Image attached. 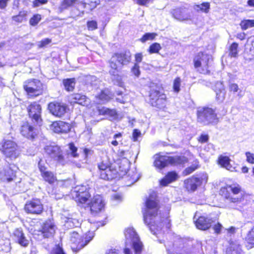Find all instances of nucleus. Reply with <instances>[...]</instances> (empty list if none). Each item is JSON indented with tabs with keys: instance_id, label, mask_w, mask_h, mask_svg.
<instances>
[{
	"instance_id": "obj_42",
	"label": "nucleus",
	"mask_w": 254,
	"mask_h": 254,
	"mask_svg": "<svg viewBox=\"0 0 254 254\" xmlns=\"http://www.w3.org/2000/svg\"><path fill=\"white\" fill-rule=\"evenodd\" d=\"M100 114L103 115H109L111 117H115L117 115V112L115 110H111L108 108H103L99 110Z\"/></svg>"
},
{
	"instance_id": "obj_45",
	"label": "nucleus",
	"mask_w": 254,
	"mask_h": 254,
	"mask_svg": "<svg viewBox=\"0 0 254 254\" xmlns=\"http://www.w3.org/2000/svg\"><path fill=\"white\" fill-rule=\"evenodd\" d=\"M188 162V159L184 156H179L176 157V165L184 166Z\"/></svg>"
},
{
	"instance_id": "obj_28",
	"label": "nucleus",
	"mask_w": 254,
	"mask_h": 254,
	"mask_svg": "<svg viewBox=\"0 0 254 254\" xmlns=\"http://www.w3.org/2000/svg\"><path fill=\"white\" fill-rule=\"evenodd\" d=\"M216 163L220 167L230 170L232 168L231 159L228 156L221 154L218 156Z\"/></svg>"
},
{
	"instance_id": "obj_48",
	"label": "nucleus",
	"mask_w": 254,
	"mask_h": 254,
	"mask_svg": "<svg viewBox=\"0 0 254 254\" xmlns=\"http://www.w3.org/2000/svg\"><path fill=\"white\" fill-rule=\"evenodd\" d=\"M223 226L220 222H217L213 226V230H214V233L216 234H219L221 233Z\"/></svg>"
},
{
	"instance_id": "obj_26",
	"label": "nucleus",
	"mask_w": 254,
	"mask_h": 254,
	"mask_svg": "<svg viewBox=\"0 0 254 254\" xmlns=\"http://www.w3.org/2000/svg\"><path fill=\"white\" fill-rule=\"evenodd\" d=\"M13 236L15 239L16 242L20 246L26 247L29 245L28 240L26 238L22 230L16 229L13 233Z\"/></svg>"
},
{
	"instance_id": "obj_51",
	"label": "nucleus",
	"mask_w": 254,
	"mask_h": 254,
	"mask_svg": "<svg viewBox=\"0 0 254 254\" xmlns=\"http://www.w3.org/2000/svg\"><path fill=\"white\" fill-rule=\"evenodd\" d=\"M141 136V132L137 129H134L132 133L133 141L134 142L138 141V138Z\"/></svg>"
},
{
	"instance_id": "obj_11",
	"label": "nucleus",
	"mask_w": 254,
	"mask_h": 254,
	"mask_svg": "<svg viewBox=\"0 0 254 254\" xmlns=\"http://www.w3.org/2000/svg\"><path fill=\"white\" fill-rule=\"evenodd\" d=\"M42 160L40 159L38 163V167L43 180L51 186L58 184V180L56 174L53 172L48 170L47 167L42 163Z\"/></svg>"
},
{
	"instance_id": "obj_53",
	"label": "nucleus",
	"mask_w": 254,
	"mask_h": 254,
	"mask_svg": "<svg viewBox=\"0 0 254 254\" xmlns=\"http://www.w3.org/2000/svg\"><path fill=\"white\" fill-rule=\"evenodd\" d=\"M200 9L205 13H207L210 9V4L208 2H204L201 4Z\"/></svg>"
},
{
	"instance_id": "obj_20",
	"label": "nucleus",
	"mask_w": 254,
	"mask_h": 254,
	"mask_svg": "<svg viewBox=\"0 0 254 254\" xmlns=\"http://www.w3.org/2000/svg\"><path fill=\"white\" fill-rule=\"evenodd\" d=\"M29 117L38 124L41 121V107L36 102L31 103L27 107Z\"/></svg>"
},
{
	"instance_id": "obj_33",
	"label": "nucleus",
	"mask_w": 254,
	"mask_h": 254,
	"mask_svg": "<svg viewBox=\"0 0 254 254\" xmlns=\"http://www.w3.org/2000/svg\"><path fill=\"white\" fill-rule=\"evenodd\" d=\"M200 167L199 161L197 160L194 161L193 163L190 166L186 168L182 172V175L184 176H188Z\"/></svg>"
},
{
	"instance_id": "obj_1",
	"label": "nucleus",
	"mask_w": 254,
	"mask_h": 254,
	"mask_svg": "<svg viewBox=\"0 0 254 254\" xmlns=\"http://www.w3.org/2000/svg\"><path fill=\"white\" fill-rule=\"evenodd\" d=\"M97 174L99 179L110 181L120 178L127 173V161L117 159L113 161L102 160L97 164Z\"/></svg>"
},
{
	"instance_id": "obj_55",
	"label": "nucleus",
	"mask_w": 254,
	"mask_h": 254,
	"mask_svg": "<svg viewBox=\"0 0 254 254\" xmlns=\"http://www.w3.org/2000/svg\"><path fill=\"white\" fill-rule=\"evenodd\" d=\"M48 2V0H34L33 1L34 7H38L42 4H46Z\"/></svg>"
},
{
	"instance_id": "obj_63",
	"label": "nucleus",
	"mask_w": 254,
	"mask_h": 254,
	"mask_svg": "<svg viewBox=\"0 0 254 254\" xmlns=\"http://www.w3.org/2000/svg\"><path fill=\"white\" fill-rule=\"evenodd\" d=\"M9 0H0V8L3 9L7 6Z\"/></svg>"
},
{
	"instance_id": "obj_4",
	"label": "nucleus",
	"mask_w": 254,
	"mask_h": 254,
	"mask_svg": "<svg viewBox=\"0 0 254 254\" xmlns=\"http://www.w3.org/2000/svg\"><path fill=\"white\" fill-rule=\"evenodd\" d=\"M196 114L197 121L204 126L216 125L219 122L215 109L208 106L198 108Z\"/></svg>"
},
{
	"instance_id": "obj_21",
	"label": "nucleus",
	"mask_w": 254,
	"mask_h": 254,
	"mask_svg": "<svg viewBox=\"0 0 254 254\" xmlns=\"http://www.w3.org/2000/svg\"><path fill=\"white\" fill-rule=\"evenodd\" d=\"M48 109L53 115L58 117H62L66 111L65 105L58 102H51L49 103Z\"/></svg>"
},
{
	"instance_id": "obj_46",
	"label": "nucleus",
	"mask_w": 254,
	"mask_h": 254,
	"mask_svg": "<svg viewBox=\"0 0 254 254\" xmlns=\"http://www.w3.org/2000/svg\"><path fill=\"white\" fill-rule=\"evenodd\" d=\"M41 19V15L39 14H35L30 18L29 23L32 26L36 25Z\"/></svg>"
},
{
	"instance_id": "obj_54",
	"label": "nucleus",
	"mask_w": 254,
	"mask_h": 254,
	"mask_svg": "<svg viewBox=\"0 0 254 254\" xmlns=\"http://www.w3.org/2000/svg\"><path fill=\"white\" fill-rule=\"evenodd\" d=\"M13 139L11 133H9L3 138L2 143H15Z\"/></svg>"
},
{
	"instance_id": "obj_59",
	"label": "nucleus",
	"mask_w": 254,
	"mask_h": 254,
	"mask_svg": "<svg viewBox=\"0 0 254 254\" xmlns=\"http://www.w3.org/2000/svg\"><path fill=\"white\" fill-rule=\"evenodd\" d=\"M83 151L85 158H87L89 155L93 154L94 152L93 150L86 147L83 149Z\"/></svg>"
},
{
	"instance_id": "obj_7",
	"label": "nucleus",
	"mask_w": 254,
	"mask_h": 254,
	"mask_svg": "<svg viewBox=\"0 0 254 254\" xmlns=\"http://www.w3.org/2000/svg\"><path fill=\"white\" fill-rule=\"evenodd\" d=\"M23 210L28 214L41 215L44 211V205L41 199L34 197L26 201Z\"/></svg>"
},
{
	"instance_id": "obj_44",
	"label": "nucleus",
	"mask_w": 254,
	"mask_h": 254,
	"mask_svg": "<svg viewBox=\"0 0 254 254\" xmlns=\"http://www.w3.org/2000/svg\"><path fill=\"white\" fill-rule=\"evenodd\" d=\"M50 254H66L63 248L60 246L59 245H56L55 246L52 248L51 250Z\"/></svg>"
},
{
	"instance_id": "obj_10",
	"label": "nucleus",
	"mask_w": 254,
	"mask_h": 254,
	"mask_svg": "<svg viewBox=\"0 0 254 254\" xmlns=\"http://www.w3.org/2000/svg\"><path fill=\"white\" fill-rule=\"evenodd\" d=\"M91 197L89 189L86 186L80 185L75 187L73 198L78 206L83 207Z\"/></svg>"
},
{
	"instance_id": "obj_62",
	"label": "nucleus",
	"mask_w": 254,
	"mask_h": 254,
	"mask_svg": "<svg viewBox=\"0 0 254 254\" xmlns=\"http://www.w3.org/2000/svg\"><path fill=\"white\" fill-rule=\"evenodd\" d=\"M24 19V17L23 16H22L20 14H19L18 15H16L12 17L13 20L18 22H22L23 20Z\"/></svg>"
},
{
	"instance_id": "obj_16",
	"label": "nucleus",
	"mask_w": 254,
	"mask_h": 254,
	"mask_svg": "<svg viewBox=\"0 0 254 254\" xmlns=\"http://www.w3.org/2000/svg\"><path fill=\"white\" fill-rule=\"evenodd\" d=\"M24 88L31 96H37L43 92V84L37 79L30 80L24 85Z\"/></svg>"
},
{
	"instance_id": "obj_64",
	"label": "nucleus",
	"mask_w": 254,
	"mask_h": 254,
	"mask_svg": "<svg viewBox=\"0 0 254 254\" xmlns=\"http://www.w3.org/2000/svg\"><path fill=\"white\" fill-rule=\"evenodd\" d=\"M135 61L137 63H139L141 62L142 59V55L141 53H137L135 55Z\"/></svg>"
},
{
	"instance_id": "obj_5",
	"label": "nucleus",
	"mask_w": 254,
	"mask_h": 254,
	"mask_svg": "<svg viewBox=\"0 0 254 254\" xmlns=\"http://www.w3.org/2000/svg\"><path fill=\"white\" fill-rule=\"evenodd\" d=\"M131 60V54L129 51L117 53L111 57L109 64L111 69L109 71L110 74L116 75L118 72L124 65L128 64Z\"/></svg>"
},
{
	"instance_id": "obj_22",
	"label": "nucleus",
	"mask_w": 254,
	"mask_h": 254,
	"mask_svg": "<svg viewBox=\"0 0 254 254\" xmlns=\"http://www.w3.org/2000/svg\"><path fill=\"white\" fill-rule=\"evenodd\" d=\"M213 222L212 219L204 216H200L195 221L194 223L198 229L206 231L212 227Z\"/></svg>"
},
{
	"instance_id": "obj_61",
	"label": "nucleus",
	"mask_w": 254,
	"mask_h": 254,
	"mask_svg": "<svg viewBox=\"0 0 254 254\" xmlns=\"http://www.w3.org/2000/svg\"><path fill=\"white\" fill-rule=\"evenodd\" d=\"M181 80L180 78H176V92H178L180 90Z\"/></svg>"
},
{
	"instance_id": "obj_47",
	"label": "nucleus",
	"mask_w": 254,
	"mask_h": 254,
	"mask_svg": "<svg viewBox=\"0 0 254 254\" xmlns=\"http://www.w3.org/2000/svg\"><path fill=\"white\" fill-rule=\"evenodd\" d=\"M69 146L71 156L73 157H78L79 154L77 153V148L74 146V144H69Z\"/></svg>"
},
{
	"instance_id": "obj_50",
	"label": "nucleus",
	"mask_w": 254,
	"mask_h": 254,
	"mask_svg": "<svg viewBox=\"0 0 254 254\" xmlns=\"http://www.w3.org/2000/svg\"><path fill=\"white\" fill-rule=\"evenodd\" d=\"M87 25L89 30H94L97 28V22L94 20L88 21Z\"/></svg>"
},
{
	"instance_id": "obj_23",
	"label": "nucleus",
	"mask_w": 254,
	"mask_h": 254,
	"mask_svg": "<svg viewBox=\"0 0 254 254\" xmlns=\"http://www.w3.org/2000/svg\"><path fill=\"white\" fill-rule=\"evenodd\" d=\"M16 147L17 144H2L0 149L7 157L15 159L18 156Z\"/></svg>"
},
{
	"instance_id": "obj_3",
	"label": "nucleus",
	"mask_w": 254,
	"mask_h": 254,
	"mask_svg": "<svg viewBox=\"0 0 254 254\" xmlns=\"http://www.w3.org/2000/svg\"><path fill=\"white\" fill-rule=\"evenodd\" d=\"M218 194L225 202L233 204L241 203L248 195L241 186L237 183L226 184L221 187L218 191Z\"/></svg>"
},
{
	"instance_id": "obj_32",
	"label": "nucleus",
	"mask_w": 254,
	"mask_h": 254,
	"mask_svg": "<svg viewBox=\"0 0 254 254\" xmlns=\"http://www.w3.org/2000/svg\"><path fill=\"white\" fill-rule=\"evenodd\" d=\"M245 240L246 246L248 249L254 248V227L249 231Z\"/></svg>"
},
{
	"instance_id": "obj_27",
	"label": "nucleus",
	"mask_w": 254,
	"mask_h": 254,
	"mask_svg": "<svg viewBox=\"0 0 254 254\" xmlns=\"http://www.w3.org/2000/svg\"><path fill=\"white\" fill-rule=\"evenodd\" d=\"M112 94L108 89L102 90L95 97L99 104H104L109 102L112 98Z\"/></svg>"
},
{
	"instance_id": "obj_25",
	"label": "nucleus",
	"mask_w": 254,
	"mask_h": 254,
	"mask_svg": "<svg viewBox=\"0 0 254 254\" xmlns=\"http://www.w3.org/2000/svg\"><path fill=\"white\" fill-rule=\"evenodd\" d=\"M22 135L27 138H34L36 135L34 127L27 122L24 123L21 127Z\"/></svg>"
},
{
	"instance_id": "obj_14",
	"label": "nucleus",
	"mask_w": 254,
	"mask_h": 254,
	"mask_svg": "<svg viewBox=\"0 0 254 254\" xmlns=\"http://www.w3.org/2000/svg\"><path fill=\"white\" fill-rule=\"evenodd\" d=\"M105 203L100 195H94L85 207L89 208L92 214L96 215L104 209Z\"/></svg>"
},
{
	"instance_id": "obj_12",
	"label": "nucleus",
	"mask_w": 254,
	"mask_h": 254,
	"mask_svg": "<svg viewBox=\"0 0 254 254\" xmlns=\"http://www.w3.org/2000/svg\"><path fill=\"white\" fill-rule=\"evenodd\" d=\"M125 235L127 238L131 240L132 247L135 254H141L143 248V245L134 229L132 228H127L126 229Z\"/></svg>"
},
{
	"instance_id": "obj_18",
	"label": "nucleus",
	"mask_w": 254,
	"mask_h": 254,
	"mask_svg": "<svg viewBox=\"0 0 254 254\" xmlns=\"http://www.w3.org/2000/svg\"><path fill=\"white\" fill-rule=\"evenodd\" d=\"M175 162V158L167 155H157L153 165L157 169H162Z\"/></svg>"
},
{
	"instance_id": "obj_60",
	"label": "nucleus",
	"mask_w": 254,
	"mask_h": 254,
	"mask_svg": "<svg viewBox=\"0 0 254 254\" xmlns=\"http://www.w3.org/2000/svg\"><path fill=\"white\" fill-rule=\"evenodd\" d=\"M51 42V40L49 39L46 38L42 40L41 42H40V44L39 46L40 47H43L47 45L50 44Z\"/></svg>"
},
{
	"instance_id": "obj_37",
	"label": "nucleus",
	"mask_w": 254,
	"mask_h": 254,
	"mask_svg": "<svg viewBox=\"0 0 254 254\" xmlns=\"http://www.w3.org/2000/svg\"><path fill=\"white\" fill-rule=\"evenodd\" d=\"M240 26L242 30L254 27V19H243L240 22Z\"/></svg>"
},
{
	"instance_id": "obj_19",
	"label": "nucleus",
	"mask_w": 254,
	"mask_h": 254,
	"mask_svg": "<svg viewBox=\"0 0 254 254\" xmlns=\"http://www.w3.org/2000/svg\"><path fill=\"white\" fill-rule=\"evenodd\" d=\"M14 168L17 167L14 165H9L8 166L3 169L0 172V177L1 179L7 182H11L15 179L16 176V170Z\"/></svg>"
},
{
	"instance_id": "obj_15",
	"label": "nucleus",
	"mask_w": 254,
	"mask_h": 254,
	"mask_svg": "<svg viewBox=\"0 0 254 254\" xmlns=\"http://www.w3.org/2000/svg\"><path fill=\"white\" fill-rule=\"evenodd\" d=\"M57 227L53 219L45 220L41 225L39 232L44 238H50L54 237Z\"/></svg>"
},
{
	"instance_id": "obj_24",
	"label": "nucleus",
	"mask_w": 254,
	"mask_h": 254,
	"mask_svg": "<svg viewBox=\"0 0 254 254\" xmlns=\"http://www.w3.org/2000/svg\"><path fill=\"white\" fill-rule=\"evenodd\" d=\"M70 128L69 124L63 121L55 122L51 125V129L56 133H67Z\"/></svg>"
},
{
	"instance_id": "obj_34",
	"label": "nucleus",
	"mask_w": 254,
	"mask_h": 254,
	"mask_svg": "<svg viewBox=\"0 0 254 254\" xmlns=\"http://www.w3.org/2000/svg\"><path fill=\"white\" fill-rule=\"evenodd\" d=\"M228 251L230 254H241L242 247L239 244L232 242L230 243Z\"/></svg>"
},
{
	"instance_id": "obj_31",
	"label": "nucleus",
	"mask_w": 254,
	"mask_h": 254,
	"mask_svg": "<svg viewBox=\"0 0 254 254\" xmlns=\"http://www.w3.org/2000/svg\"><path fill=\"white\" fill-rule=\"evenodd\" d=\"M100 3V0H84L80 3L81 8H87L91 10L95 8Z\"/></svg>"
},
{
	"instance_id": "obj_2",
	"label": "nucleus",
	"mask_w": 254,
	"mask_h": 254,
	"mask_svg": "<svg viewBox=\"0 0 254 254\" xmlns=\"http://www.w3.org/2000/svg\"><path fill=\"white\" fill-rule=\"evenodd\" d=\"M160 206L155 195L150 194L146 199L145 208L143 211V221L150 231L156 235L159 231V224L157 218H160Z\"/></svg>"
},
{
	"instance_id": "obj_8",
	"label": "nucleus",
	"mask_w": 254,
	"mask_h": 254,
	"mask_svg": "<svg viewBox=\"0 0 254 254\" xmlns=\"http://www.w3.org/2000/svg\"><path fill=\"white\" fill-rule=\"evenodd\" d=\"M193 62L194 67L199 69L200 73L203 74L210 73V70L209 69V58L207 54L203 52L197 53L193 58Z\"/></svg>"
},
{
	"instance_id": "obj_17",
	"label": "nucleus",
	"mask_w": 254,
	"mask_h": 254,
	"mask_svg": "<svg viewBox=\"0 0 254 254\" xmlns=\"http://www.w3.org/2000/svg\"><path fill=\"white\" fill-rule=\"evenodd\" d=\"M47 153L50 157L54 161L59 164L64 165L65 162L64 156L62 151L58 146H49L46 149Z\"/></svg>"
},
{
	"instance_id": "obj_13",
	"label": "nucleus",
	"mask_w": 254,
	"mask_h": 254,
	"mask_svg": "<svg viewBox=\"0 0 254 254\" xmlns=\"http://www.w3.org/2000/svg\"><path fill=\"white\" fill-rule=\"evenodd\" d=\"M166 95L157 89L151 88L149 94V103L154 107L161 109L166 105Z\"/></svg>"
},
{
	"instance_id": "obj_49",
	"label": "nucleus",
	"mask_w": 254,
	"mask_h": 254,
	"mask_svg": "<svg viewBox=\"0 0 254 254\" xmlns=\"http://www.w3.org/2000/svg\"><path fill=\"white\" fill-rule=\"evenodd\" d=\"M131 72L136 77H138L139 76L140 71L139 69V66L138 64H134V66L131 68Z\"/></svg>"
},
{
	"instance_id": "obj_40",
	"label": "nucleus",
	"mask_w": 254,
	"mask_h": 254,
	"mask_svg": "<svg viewBox=\"0 0 254 254\" xmlns=\"http://www.w3.org/2000/svg\"><path fill=\"white\" fill-rule=\"evenodd\" d=\"M77 0H64L59 7L60 11H62L63 10L72 5L74 3L77 1Z\"/></svg>"
},
{
	"instance_id": "obj_39",
	"label": "nucleus",
	"mask_w": 254,
	"mask_h": 254,
	"mask_svg": "<svg viewBox=\"0 0 254 254\" xmlns=\"http://www.w3.org/2000/svg\"><path fill=\"white\" fill-rule=\"evenodd\" d=\"M64 85L65 89L67 91H72L75 85L74 79H66L64 80Z\"/></svg>"
},
{
	"instance_id": "obj_57",
	"label": "nucleus",
	"mask_w": 254,
	"mask_h": 254,
	"mask_svg": "<svg viewBox=\"0 0 254 254\" xmlns=\"http://www.w3.org/2000/svg\"><path fill=\"white\" fill-rule=\"evenodd\" d=\"M236 37L240 41H244L246 39V34L244 32H240L237 34Z\"/></svg>"
},
{
	"instance_id": "obj_9",
	"label": "nucleus",
	"mask_w": 254,
	"mask_h": 254,
	"mask_svg": "<svg viewBox=\"0 0 254 254\" xmlns=\"http://www.w3.org/2000/svg\"><path fill=\"white\" fill-rule=\"evenodd\" d=\"M207 180L206 175H192L184 180V188L189 192H194L202 185L206 184Z\"/></svg>"
},
{
	"instance_id": "obj_30",
	"label": "nucleus",
	"mask_w": 254,
	"mask_h": 254,
	"mask_svg": "<svg viewBox=\"0 0 254 254\" xmlns=\"http://www.w3.org/2000/svg\"><path fill=\"white\" fill-rule=\"evenodd\" d=\"M175 181V171L168 172L166 175L159 181V184L162 187L167 186Z\"/></svg>"
},
{
	"instance_id": "obj_6",
	"label": "nucleus",
	"mask_w": 254,
	"mask_h": 254,
	"mask_svg": "<svg viewBox=\"0 0 254 254\" xmlns=\"http://www.w3.org/2000/svg\"><path fill=\"white\" fill-rule=\"evenodd\" d=\"M93 239L90 235V232L83 235H79L77 232L73 231L70 233V244L73 252H77L86 246Z\"/></svg>"
},
{
	"instance_id": "obj_56",
	"label": "nucleus",
	"mask_w": 254,
	"mask_h": 254,
	"mask_svg": "<svg viewBox=\"0 0 254 254\" xmlns=\"http://www.w3.org/2000/svg\"><path fill=\"white\" fill-rule=\"evenodd\" d=\"M247 161L251 164H254V155L250 152H246Z\"/></svg>"
},
{
	"instance_id": "obj_38",
	"label": "nucleus",
	"mask_w": 254,
	"mask_h": 254,
	"mask_svg": "<svg viewBox=\"0 0 254 254\" xmlns=\"http://www.w3.org/2000/svg\"><path fill=\"white\" fill-rule=\"evenodd\" d=\"M126 175V177L127 180L129 181L131 184L135 183L138 179V176L137 172L133 171H128V169L127 170V173L124 175Z\"/></svg>"
},
{
	"instance_id": "obj_43",
	"label": "nucleus",
	"mask_w": 254,
	"mask_h": 254,
	"mask_svg": "<svg viewBox=\"0 0 254 254\" xmlns=\"http://www.w3.org/2000/svg\"><path fill=\"white\" fill-rule=\"evenodd\" d=\"M161 49V47L159 43H154L150 46L148 52L150 54L158 53Z\"/></svg>"
},
{
	"instance_id": "obj_58",
	"label": "nucleus",
	"mask_w": 254,
	"mask_h": 254,
	"mask_svg": "<svg viewBox=\"0 0 254 254\" xmlns=\"http://www.w3.org/2000/svg\"><path fill=\"white\" fill-rule=\"evenodd\" d=\"M236 229L234 226H231L229 228L226 229L228 235L231 236L232 235H234L236 233Z\"/></svg>"
},
{
	"instance_id": "obj_41",
	"label": "nucleus",
	"mask_w": 254,
	"mask_h": 254,
	"mask_svg": "<svg viewBox=\"0 0 254 254\" xmlns=\"http://www.w3.org/2000/svg\"><path fill=\"white\" fill-rule=\"evenodd\" d=\"M156 36L157 34L155 33H146L143 35L140 41L144 43L147 41L153 40Z\"/></svg>"
},
{
	"instance_id": "obj_29",
	"label": "nucleus",
	"mask_w": 254,
	"mask_h": 254,
	"mask_svg": "<svg viewBox=\"0 0 254 254\" xmlns=\"http://www.w3.org/2000/svg\"><path fill=\"white\" fill-rule=\"evenodd\" d=\"M69 101L71 104L77 103L81 105L87 104L86 97L80 94H73L69 97Z\"/></svg>"
},
{
	"instance_id": "obj_36",
	"label": "nucleus",
	"mask_w": 254,
	"mask_h": 254,
	"mask_svg": "<svg viewBox=\"0 0 254 254\" xmlns=\"http://www.w3.org/2000/svg\"><path fill=\"white\" fill-rule=\"evenodd\" d=\"M239 45L236 42H233L229 47V56L231 58H236L238 56Z\"/></svg>"
},
{
	"instance_id": "obj_52",
	"label": "nucleus",
	"mask_w": 254,
	"mask_h": 254,
	"mask_svg": "<svg viewBox=\"0 0 254 254\" xmlns=\"http://www.w3.org/2000/svg\"><path fill=\"white\" fill-rule=\"evenodd\" d=\"M209 135L207 134L202 133L197 138V141L201 143H204L208 141Z\"/></svg>"
},
{
	"instance_id": "obj_35",
	"label": "nucleus",
	"mask_w": 254,
	"mask_h": 254,
	"mask_svg": "<svg viewBox=\"0 0 254 254\" xmlns=\"http://www.w3.org/2000/svg\"><path fill=\"white\" fill-rule=\"evenodd\" d=\"M228 90L230 94H235L238 93L237 96L241 98L243 96L242 91L239 88L238 85L235 83H231L228 85Z\"/></svg>"
}]
</instances>
